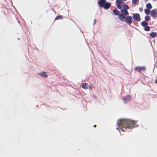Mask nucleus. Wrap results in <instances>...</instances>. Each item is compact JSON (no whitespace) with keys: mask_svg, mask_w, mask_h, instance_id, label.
Listing matches in <instances>:
<instances>
[{"mask_svg":"<svg viewBox=\"0 0 157 157\" xmlns=\"http://www.w3.org/2000/svg\"><path fill=\"white\" fill-rule=\"evenodd\" d=\"M134 121L129 119H121L117 122L120 129L122 131L125 132L127 129L133 128L137 125Z\"/></svg>","mask_w":157,"mask_h":157,"instance_id":"f257e3e1","label":"nucleus"},{"mask_svg":"<svg viewBox=\"0 0 157 157\" xmlns=\"http://www.w3.org/2000/svg\"><path fill=\"white\" fill-rule=\"evenodd\" d=\"M123 8H121V13L118 16V18L121 21H125V20L124 19L125 18L126 15H128L129 13L127 10L129 9V7L126 5L123 4Z\"/></svg>","mask_w":157,"mask_h":157,"instance_id":"f03ea898","label":"nucleus"},{"mask_svg":"<svg viewBox=\"0 0 157 157\" xmlns=\"http://www.w3.org/2000/svg\"><path fill=\"white\" fill-rule=\"evenodd\" d=\"M123 1L122 0H116V5L117 7L119 9H121L122 8V4Z\"/></svg>","mask_w":157,"mask_h":157,"instance_id":"7ed1b4c3","label":"nucleus"},{"mask_svg":"<svg viewBox=\"0 0 157 157\" xmlns=\"http://www.w3.org/2000/svg\"><path fill=\"white\" fill-rule=\"evenodd\" d=\"M132 17L133 19L135 21H140V17L138 13H133L132 15Z\"/></svg>","mask_w":157,"mask_h":157,"instance_id":"20e7f679","label":"nucleus"},{"mask_svg":"<svg viewBox=\"0 0 157 157\" xmlns=\"http://www.w3.org/2000/svg\"><path fill=\"white\" fill-rule=\"evenodd\" d=\"M124 19L125 20V21H126L128 25H130L132 23V19L131 16H128L126 17H125V18Z\"/></svg>","mask_w":157,"mask_h":157,"instance_id":"39448f33","label":"nucleus"},{"mask_svg":"<svg viewBox=\"0 0 157 157\" xmlns=\"http://www.w3.org/2000/svg\"><path fill=\"white\" fill-rule=\"evenodd\" d=\"M134 70L138 72L144 71L146 70V67H136L134 68Z\"/></svg>","mask_w":157,"mask_h":157,"instance_id":"423d86ee","label":"nucleus"},{"mask_svg":"<svg viewBox=\"0 0 157 157\" xmlns=\"http://www.w3.org/2000/svg\"><path fill=\"white\" fill-rule=\"evenodd\" d=\"M151 16L154 18H156L157 17V9H154L152 10L151 12Z\"/></svg>","mask_w":157,"mask_h":157,"instance_id":"0eeeda50","label":"nucleus"},{"mask_svg":"<svg viewBox=\"0 0 157 157\" xmlns=\"http://www.w3.org/2000/svg\"><path fill=\"white\" fill-rule=\"evenodd\" d=\"M124 103H126L129 101L131 99V97L129 95H127L122 98Z\"/></svg>","mask_w":157,"mask_h":157,"instance_id":"6e6552de","label":"nucleus"},{"mask_svg":"<svg viewBox=\"0 0 157 157\" xmlns=\"http://www.w3.org/2000/svg\"><path fill=\"white\" fill-rule=\"evenodd\" d=\"M105 0H100L98 2V4L100 7H103L105 4Z\"/></svg>","mask_w":157,"mask_h":157,"instance_id":"1a4fd4ad","label":"nucleus"},{"mask_svg":"<svg viewBox=\"0 0 157 157\" xmlns=\"http://www.w3.org/2000/svg\"><path fill=\"white\" fill-rule=\"evenodd\" d=\"M111 6V4L109 2H105L104 6L103 7L105 9H109Z\"/></svg>","mask_w":157,"mask_h":157,"instance_id":"9d476101","label":"nucleus"},{"mask_svg":"<svg viewBox=\"0 0 157 157\" xmlns=\"http://www.w3.org/2000/svg\"><path fill=\"white\" fill-rule=\"evenodd\" d=\"M113 13L116 15H118L119 14V12L118 10H113Z\"/></svg>","mask_w":157,"mask_h":157,"instance_id":"9b49d317","label":"nucleus"},{"mask_svg":"<svg viewBox=\"0 0 157 157\" xmlns=\"http://www.w3.org/2000/svg\"><path fill=\"white\" fill-rule=\"evenodd\" d=\"M146 7L147 9L151 10L152 8V6L151 5L150 3H148L146 4Z\"/></svg>","mask_w":157,"mask_h":157,"instance_id":"f8f14e48","label":"nucleus"},{"mask_svg":"<svg viewBox=\"0 0 157 157\" xmlns=\"http://www.w3.org/2000/svg\"><path fill=\"white\" fill-rule=\"evenodd\" d=\"M82 87L83 89H86L88 88L87 84L86 83H83L82 85Z\"/></svg>","mask_w":157,"mask_h":157,"instance_id":"ddd939ff","label":"nucleus"},{"mask_svg":"<svg viewBox=\"0 0 157 157\" xmlns=\"http://www.w3.org/2000/svg\"><path fill=\"white\" fill-rule=\"evenodd\" d=\"M141 24L144 27H145L148 25V23L147 21H143L141 22Z\"/></svg>","mask_w":157,"mask_h":157,"instance_id":"4468645a","label":"nucleus"},{"mask_svg":"<svg viewBox=\"0 0 157 157\" xmlns=\"http://www.w3.org/2000/svg\"><path fill=\"white\" fill-rule=\"evenodd\" d=\"M150 10L149 9H146L144 10V12L145 13L147 14H149L150 13Z\"/></svg>","mask_w":157,"mask_h":157,"instance_id":"2eb2a0df","label":"nucleus"},{"mask_svg":"<svg viewBox=\"0 0 157 157\" xmlns=\"http://www.w3.org/2000/svg\"><path fill=\"white\" fill-rule=\"evenodd\" d=\"M144 30L145 31H148L150 30V28L147 25L144 27Z\"/></svg>","mask_w":157,"mask_h":157,"instance_id":"dca6fc26","label":"nucleus"},{"mask_svg":"<svg viewBox=\"0 0 157 157\" xmlns=\"http://www.w3.org/2000/svg\"><path fill=\"white\" fill-rule=\"evenodd\" d=\"M156 36V33L155 32H152L150 33V36L152 38H154Z\"/></svg>","mask_w":157,"mask_h":157,"instance_id":"f3484780","label":"nucleus"},{"mask_svg":"<svg viewBox=\"0 0 157 157\" xmlns=\"http://www.w3.org/2000/svg\"><path fill=\"white\" fill-rule=\"evenodd\" d=\"M40 75H41L44 77H47L48 76V75L46 74L45 72H43V73L40 74Z\"/></svg>","mask_w":157,"mask_h":157,"instance_id":"a211bd4d","label":"nucleus"},{"mask_svg":"<svg viewBox=\"0 0 157 157\" xmlns=\"http://www.w3.org/2000/svg\"><path fill=\"white\" fill-rule=\"evenodd\" d=\"M59 19H63V17L62 16L60 15L56 17L55 18V19L56 20H58Z\"/></svg>","mask_w":157,"mask_h":157,"instance_id":"6ab92c4d","label":"nucleus"},{"mask_svg":"<svg viewBox=\"0 0 157 157\" xmlns=\"http://www.w3.org/2000/svg\"><path fill=\"white\" fill-rule=\"evenodd\" d=\"M132 3L134 4H136L137 2V4H138L139 3V0H132Z\"/></svg>","mask_w":157,"mask_h":157,"instance_id":"aec40b11","label":"nucleus"},{"mask_svg":"<svg viewBox=\"0 0 157 157\" xmlns=\"http://www.w3.org/2000/svg\"><path fill=\"white\" fill-rule=\"evenodd\" d=\"M145 19L146 21H148L150 20V17L148 16H146L145 17Z\"/></svg>","mask_w":157,"mask_h":157,"instance_id":"412c9836","label":"nucleus"},{"mask_svg":"<svg viewBox=\"0 0 157 157\" xmlns=\"http://www.w3.org/2000/svg\"><path fill=\"white\" fill-rule=\"evenodd\" d=\"M139 10L140 12H142L143 10V9L142 7L139 8Z\"/></svg>","mask_w":157,"mask_h":157,"instance_id":"4be33fe9","label":"nucleus"},{"mask_svg":"<svg viewBox=\"0 0 157 157\" xmlns=\"http://www.w3.org/2000/svg\"><path fill=\"white\" fill-rule=\"evenodd\" d=\"M96 22H97L96 20L95 19H94V23H93V25H94L95 24V23H96Z\"/></svg>","mask_w":157,"mask_h":157,"instance_id":"5701e85b","label":"nucleus"},{"mask_svg":"<svg viewBox=\"0 0 157 157\" xmlns=\"http://www.w3.org/2000/svg\"><path fill=\"white\" fill-rule=\"evenodd\" d=\"M89 88L90 89H92V87L91 86H89Z\"/></svg>","mask_w":157,"mask_h":157,"instance_id":"b1692460","label":"nucleus"},{"mask_svg":"<svg viewBox=\"0 0 157 157\" xmlns=\"http://www.w3.org/2000/svg\"><path fill=\"white\" fill-rule=\"evenodd\" d=\"M96 126V125H94V127H95Z\"/></svg>","mask_w":157,"mask_h":157,"instance_id":"393cba45","label":"nucleus"},{"mask_svg":"<svg viewBox=\"0 0 157 157\" xmlns=\"http://www.w3.org/2000/svg\"><path fill=\"white\" fill-rule=\"evenodd\" d=\"M155 82L157 84V79L156 80Z\"/></svg>","mask_w":157,"mask_h":157,"instance_id":"a878e982","label":"nucleus"},{"mask_svg":"<svg viewBox=\"0 0 157 157\" xmlns=\"http://www.w3.org/2000/svg\"><path fill=\"white\" fill-rule=\"evenodd\" d=\"M124 1H126L127 0H124Z\"/></svg>","mask_w":157,"mask_h":157,"instance_id":"bb28decb","label":"nucleus"}]
</instances>
